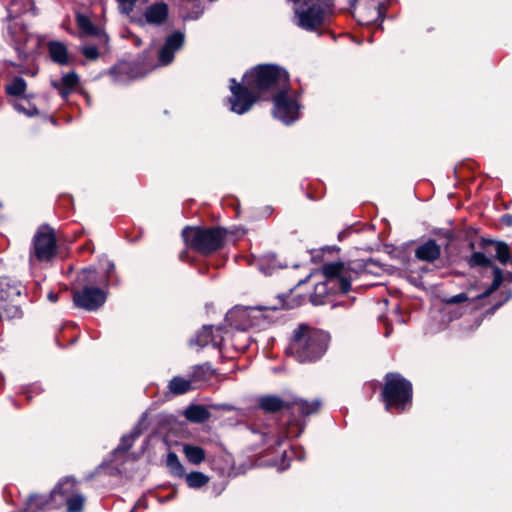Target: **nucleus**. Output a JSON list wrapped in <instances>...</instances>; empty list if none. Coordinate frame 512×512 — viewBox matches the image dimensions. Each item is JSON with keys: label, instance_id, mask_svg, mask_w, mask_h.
Returning a JSON list of instances; mask_svg holds the SVG:
<instances>
[{"label": "nucleus", "instance_id": "1", "mask_svg": "<svg viewBox=\"0 0 512 512\" xmlns=\"http://www.w3.org/2000/svg\"><path fill=\"white\" fill-rule=\"evenodd\" d=\"M243 85L231 79L229 98L230 109L236 114L248 112L254 103L265 93L273 96L284 88H289L288 72L277 65H258L245 73Z\"/></svg>", "mask_w": 512, "mask_h": 512}, {"label": "nucleus", "instance_id": "2", "mask_svg": "<svg viewBox=\"0 0 512 512\" xmlns=\"http://www.w3.org/2000/svg\"><path fill=\"white\" fill-rule=\"evenodd\" d=\"M329 342L327 332L302 325L294 331L290 350L299 362H311L325 354Z\"/></svg>", "mask_w": 512, "mask_h": 512}, {"label": "nucleus", "instance_id": "3", "mask_svg": "<svg viewBox=\"0 0 512 512\" xmlns=\"http://www.w3.org/2000/svg\"><path fill=\"white\" fill-rule=\"evenodd\" d=\"M322 273L325 281L315 285L314 293L310 297L313 305L325 304L326 301L323 296L328 291L347 293L351 288V281L356 276V272L342 262L324 264Z\"/></svg>", "mask_w": 512, "mask_h": 512}, {"label": "nucleus", "instance_id": "4", "mask_svg": "<svg viewBox=\"0 0 512 512\" xmlns=\"http://www.w3.org/2000/svg\"><path fill=\"white\" fill-rule=\"evenodd\" d=\"M226 231L220 227L200 228L187 226L182 230V238L188 248L207 255L211 254L223 245Z\"/></svg>", "mask_w": 512, "mask_h": 512}, {"label": "nucleus", "instance_id": "5", "mask_svg": "<svg viewBox=\"0 0 512 512\" xmlns=\"http://www.w3.org/2000/svg\"><path fill=\"white\" fill-rule=\"evenodd\" d=\"M382 399L387 411L402 412L412 403V384L398 373H388L382 390Z\"/></svg>", "mask_w": 512, "mask_h": 512}, {"label": "nucleus", "instance_id": "6", "mask_svg": "<svg viewBox=\"0 0 512 512\" xmlns=\"http://www.w3.org/2000/svg\"><path fill=\"white\" fill-rule=\"evenodd\" d=\"M267 311V307H235L226 314V322L231 329H264L271 322Z\"/></svg>", "mask_w": 512, "mask_h": 512}, {"label": "nucleus", "instance_id": "7", "mask_svg": "<svg viewBox=\"0 0 512 512\" xmlns=\"http://www.w3.org/2000/svg\"><path fill=\"white\" fill-rule=\"evenodd\" d=\"M57 254V241L54 230L43 225L39 227L33 237L32 248L29 255V264L34 268L37 263H48Z\"/></svg>", "mask_w": 512, "mask_h": 512}, {"label": "nucleus", "instance_id": "8", "mask_svg": "<svg viewBox=\"0 0 512 512\" xmlns=\"http://www.w3.org/2000/svg\"><path fill=\"white\" fill-rule=\"evenodd\" d=\"M258 406L265 412L274 413L284 408L298 412L303 416H309L316 413L320 406V400L316 399L308 402L304 399L294 398L293 400H284L276 395H265L258 398Z\"/></svg>", "mask_w": 512, "mask_h": 512}, {"label": "nucleus", "instance_id": "9", "mask_svg": "<svg viewBox=\"0 0 512 512\" xmlns=\"http://www.w3.org/2000/svg\"><path fill=\"white\" fill-rule=\"evenodd\" d=\"M7 37L14 46L20 60L29 59L40 46L39 38L27 32L21 20H9Z\"/></svg>", "mask_w": 512, "mask_h": 512}, {"label": "nucleus", "instance_id": "10", "mask_svg": "<svg viewBox=\"0 0 512 512\" xmlns=\"http://www.w3.org/2000/svg\"><path fill=\"white\" fill-rule=\"evenodd\" d=\"M273 115L286 125L294 123L299 118L300 104L297 93L289 88L278 91L273 96Z\"/></svg>", "mask_w": 512, "mask_h": 512}, {"label": "nucleus", "instance_id": "11", "mask_svg": "<svg viewBox=\"0 0 512 512\" xmlns=\"http://www.w3.org/2000/svg\"><path fill=\"white\" fill-rule=\"evenodd\" d=\"M106 293L98 287L84 286L73 293V301L79 308L93 311L101 307L106 301Z\"/></svg>", "mask_w": 512, "mask_h": 512}, {"label": "nucleus", "instance_id": "12", "mask_svg": "<svg viewBox=\"0 0 512 512\" xmlns=\"http://www.w3.org/2000/svg\"><path fill=\"white\" fill-rule=\"evenodd\" d=\"M227 344V339L222 334V328L212 325H204L200 331L197 332L194 338L190 340L191 346H198L204 348L208 345H212L214 348H218L223 353L222 345Z\"/></svg>", "mask_w": 512, "mask_h": 512}, {"label": "nucleus", "instance_id": "13", "mask_svg": "<svg viewBox=\"0 0 512 512\" xmlns=\"http://www.w3.org/2000/svg\"><path fill=\"white\" fill-rule=\"evenodd\" d=\"M468 263L471 267L475 266H491L493 268V282L492 284L480 295L477 296V299H483L491 295L493 292H495L503 283L504 281V274L501 268L498 266H495L492 264V261L490 258H488L484 253L482 252H474L469 260Z\"/></svg>", "mask_w": 512, "mask_h": 512}, {"label": "nucleus", "instance_id": "14", "mask_svg": "<svg viewBox=\"0 0 512 512\" xmlns=\"http://www.w3.org/2000/svg\"><path fill=\"white\" fill-rule=\"evenodd\" d=\"M21 291L18 286H11L7 280L0 281V318L16 317L20 310L16 305H10L15 297L20 296Z\"/></svg>", "mask_w": 512, "mask_h": 512}, {"label": "nucleus", "instance_id": "15", "mask_svg": "<svg viewBox=\"0 0 512 512\" xmlns=\"http://www.w3.org/2000/svg\"><path fill=\"white\" fill-rule=\"evenodd\" d=\"M113 81L124 85L145 76L138 63L120 62L110 70Z\"/></svg>", "mask_w": 512, "mask_h": 512}, {"label": "nucleus", "instance_id": "16", "mask_svg": "<svg viewBox=\"0 0 512 512\" xmlns=\"http://www.w3.org/2000/svg\"><path fill=\"white\" fill-rule=\"evenodd\" d=\"M183 43V33L177 31L169 35L159 52V63L163 66L170 64L174 59L175 52L181 49Z\"/></svg>", "mask_w": 512, "mask_h": 512}, {"label": "nucleus", "instance_id": "17", "mask_svg": "<svg viewBox=\"0 0 512 512\" xmlns=\"http://www.w3.org/2000/svg\"><path fill=\"white\" fill-rule=\"evenodd\" d=\"M224 337L227 339V344L222 345V348L226 351L231 347L236 352H244L252 341L248 332L241 329H232L231 332L226 331Z\"/></svg>", "mask_w": 512, "mask_h": 512}, {"label": "nucleus", "instance_id": "18", "mask_svg": "<svg viewBox=\"0 0 512 512\" xmlns=\"http://www.w3.org/2000/svg\"><path fill=\"white\" fill-rule=\"evenodd\" d=\"M76 492L77 488L75 480L71 477H65L60 480L56 487L51 491L50 497L54 498L55 505L59 506Z\"/></svg>", "mask_w": 512, "mask_h": 512}, {"label": "nucleus", "instance_id": "19", "mask_svg": "<svg viewBox=\"0 0 512 512\" xmlns=\"http://www.w3.org/2000/svg\"><path fill=\"white\" fill-rule=\"evenodd\" d=\"M441 255V247L438 243L429 239L415 249V257L420 261L434 262Z\"/></svg>", "mask_w": 512, "mask_h": 512}, {"label": "nucleus", "instance_id": "20", "mask_svg": "<svg viewBox=\"0 0 512 512\" xmlns=\"http://www.w3.org/2000/svg\"><path fill=\"white\" fill-rule=\"evenodd\" d=\"M8 19L19 20L18 18L28 12L36 14V7L33 0H10L7 5Z\"/></svg>", "mask_w": 512, "mask_h": 512}, {"label": "nucleus", "instance_id": "21", "mask_svg": "<svg viewBox=\"0 0 512 512\" xmlns=\"http://www.w3.org/2000/svg\"><path fill=\"white\" fill-rule=\"evenodd\" d=\"M168 15L167 5L164 3H156L146 8L144 12V22L140 20L141 24L149 23L159 25L163 23Z\"/></svg>", "mask_w": 512, "mask_h": 512}, {"label": "nucleus", "instance_id": "22", "mask_svg": "<svg viewBox=\"0 0 512 512\" xmlns=\"http://www.w3.org/2000/svg\"><path fill=\"white\" fill-rule=\"evenodd\" d=\"M302 430H303V427L299 423H297V427H296L295 431L292 430L291 428H285L280 433L275 434L274 432L265 429L263 431H260L259 433L261 435L262 443L268 444V443H270V441H273L274 444L281 445L284 437H286V438L297 437L301 434Z\"/></svg>", "mask_w": 512, "mask_h": 512}, {"label": "nucleus", "instance_id": "23", "mask_svg": "<svg viewBox=\"0 0 512 512\" xmlns=\"http://www.w3.org/2000/svg\"><path fill=\"white\" fill-rule=\"evenodd\" d=\"M79 78L75 72L65 74L60 81H52V86L58 90L62 98H67L78 84Z\"/></svg>", "mask_w": 512, "mask_h": 512}, {"label": "nucleus", "instance_id": "24", "mask_svg": "<svg viewBox=\"0 0 512 512\" xmlns=\"http://www.w3.org/2000/svg\"><path fill=\"white\" fill-rule=\"evenodd\" d=\"M143 419L138 421V423L132 428L129 434L122 436L121 441L117 448L114 450L115 453H126L133 445L134 441L142 434L143 432Z\"/></svg>", "mask_w": 512, "mask_h": 512}, {"label": "nucleus", "instance_id": "25", "mask_svg": "<svg viewBox=\"0 0 512 512\" xmlns=\"http://www.w3.org/2000/svg\"><path fill=\"white\" fill-rule=\"evenodd\" d=\"M488 244L495 246L496 259L503 265L510 263L512 265V257L510 255V248L506 242L494 240H482V247L486 248Z\"/></svg>", "mask_w": 512, "mask_h": 512}, {"label": "nucleus", "instance_id": "26", "mask_svg": "<svg viewBox=\"0 0 512 512\" xmlns=\"http://www.w3.org/2000/svg\"><path fill=\"white\" fill-rule=\"evenodd\" d=\"M48 51L51 59L60 65H66L69 62L67 48L60 41H50Z\"/></svg>", "mask_w": 512, "mask_h": 512}, {"label": "nucleus", "instance_id": "27", "mask_svg": "<svg viewBox=\"0 0 512 512\" xmlns=\"http://www.w3.org/2000/svg\"><path fill=\"white\" fill-rule=\"evenodd\" d=\"M76 22H77V25H78L80 31L84 35L96 36V37H100L101 39L106 40L107 36L105 34H103L101 32V30L92 23V21L90 20V18L88 16L83 15V14H78L76 16Z\"/></svg>", "mask_w": 512, "mask_h": 512}, {"label": "nucleus", "instance_id": "28", "mask_svg": "<svg viewBox=\"0 0 512 512\" xmlns=\"http://www.w3.org/2000/svg\"><path fill=\"white\" fill-rule=\"evenodd\" d=\"M193 381L189 378L181 376L173 377L168 384L169 391L174 395L184 394L192 389Z\"/></svg>", "mask_w": 512, "mask_h": 512}, {"label": "nucleus", "instance_id": "29", "mask_svg": "<svg viewBox=\"0 0 512 512\" xmlns=\"http://www.w3.org/2000/svg\"><path fill=\"white\" fill-rule=\"evenodd\" d=\"M183 453L187 461L193 465H200L206 457V453L203 448L190 444L183 445Z\"/></svg>", "mask_w": 512, "mask_h": 512}, {"label": "nucleus", "instance_id": "30", "mask_svg": "<svg viewBox=\"0 0 512 512\" xmlns=\"http://www.w3.org/2000/svg\"><path fill=\"white\" fill-rule=\"evenodd\" d=\"M185 416L190 421L200 423L206 421L210 413L204 406L192 405L186 409Z\"/></svg>", "mask_w": 512, "mask_h": 512}, {"label": "nucleus", "instance_id": "31", "mask_svg": "<svg viewBox=\"0 0 512 512\" xmlns=\"http://www.w3.org/2000/svg\"><path fill=\"white\" fill-rule=\"evenodd\" d=\"M166 466L170 473L176 477H183L185 475V469L180 462L178 456L174 452H169L166 458Z\"/></svg>", "mask_w": 512, "mask_h": 512}, {"label": "nucleus", "instance_id": "32", "mask_svg": "<svg viewBox=\"0 0 512 512\" xmlns=\"http://www.w3.org/2000/svg\"><path fill=\"white\" fill-rule=\"evenodd\" d=\"M27 88L26 81L22 77H14L5 87L8 95L21 96Z\"/></svg>", "mask_w": 512, "mask_h": 512}, {"label": "nucleus", "instance_id": "33", "mask_svg": "<svg viewBox=\"0 0 512 512\" xmlns=\"http://www.w3.org/2000/svg\"><path fill=\"white\" fill-rule=\"evenodd\" d=\"M186 483L190 488H200L208 483L209 477L202 472L194 471L186 475Z\"/></svg>", "mask_w": 512, "mask_h": 512}, {"label": "nucleus", "instance_id": "34", "mask_svg": "<svg viewBox=\"0 0 512 512\" xmlns=\"http://www.w3.org/2000/svg\"><path fill=\"white\" fill-rule=\"evenodd\" d=\"M213 371L209 364L205 363L202 365H197L193 368V371L191 373L190 378L193 382H199L207 380L211 375Z\"/></svg>", "mask_w": 512, "mask_h": 512}, {"label": "nucleus", "instance_id": "35", "mask_svg": "<svg viewBox=\"0 0 512 512\" xmlns=\"http://www.w3.org/2000/svg\"><path fill=\"white\" fill-rule=\"evenodd\" d=\"M64 503L67 506V512H82L85 503V497L82 494L76 492L70 498H67Z\"/></svg>", "mask_w": 512, "mask_h": 512}, {"label": "nucleus", "instance_id": "36", "mask_svg": "<svg viewBox=\"0 0 512 512\" xmlns=\"http://www.w3.org/2000/svg\"><path fill=\"white\" fill-rule=\"evenodd\" d=\"M13 107L16 111L23 113L29 117L35 116L38 114V110L36 106L32 105L27 100H18L15 101Z\"/></svg>", "mask_w": 512, "mask_h": 512}, {"label": "nucleus", "instance_id": "37", "mask_svg": "<svg viewBox=\"0 0 512 512\" xmlns=\"http://www.w3.org/2000/svg\"><path fill=\"white\" fill-rule=\"evenodd\" d=\"M257 266L264 275H271L278 268L274 257H266L259 260Z\"/></svg>", "mask_w": 512, "mask_h": 512}, {"label": "nucleus", "instance_id": "38", "mask_svg": "<svg viewBox=\"0 0 512 512\" xmlns=\"http://www.w3.org/2000/svg\"><path fill=\"white\" fill-rule=\"evenodd\" d=\"M119 9L123 14L129 15L132 10L136 0H117Z\"/></svg>", "mask_w": 512, "mask_h": 512}, {"label": "nucleus", "instance_id": "39", "mask_svg": "<svg viewBox=\"0 0 512 512\" xmlns=\"http://www.w3.org/2000/svg\"><path fill=\"white\" fill-rule=\"evenodd\" d=\"M83 55L90 60H95L98 58V49L95 46H85L82 49Z\"/></svg>", "mask_w": 512, "mask_h": 512}, {"label": "nucleus", "instance_id": "40", "mask_svg": "<svg viewBox=\"0 0 512 512\" xmlns=\"http://www.w3.org/2000/svg\"><path fill=\"white\" fill-rule=\"evenodd\" d=\"M468 299V296L466 293H459L457 295H454L452 297H450L449 299H447V303H451V304H454V303H461V302H464Z\"/></svg>", "mask_w": 512, "mask_h": 512}, {"label": "nucleus", "instance_id": "41", "mask_svg": "<svg viewBox=\"0 0 512 512\" xmlns=\"http://www.w3.org/2000/svg\"><path fill=\"white\" fill-rule=\"evenodd\" d=\"M95 270L92 268H86L83 270V275H87L86 280L89 282L93 281L92 275H94Z\"/></svg>", "mask_w": 512, "mask_h": 512}, {"label": "nucleus", "instance_id": "42", "mask_svg": "<svg viewBox=\"0 0 512 512\" xmlns=\"http://www.w3.org/2000/svg\"><path fill=\"white\" fill-rule=\"evenodd\" d=\"M115 266L114 263L108 262L107 263V271H106V278L108 279L111 275V273L114 271Z\"/></svg>", "mask_w": 512, "mask_h": 512}, {"label": "nucleus", "instance_id": "43", "mask_svg": "<svg viewBox=\"0 0 512 512\" xmlns=\"http://www.w3.org/2000/svg\"><path fill=\"white\" fill-rule=\"evenodd\" d=\"M140 506H142V507H144V508H146V507H147V504H146L145 500L140 499V500L135 504V506L133 507V509H132L130 512H134V511H135V509H136V508H138V507H140Z\"/></svg>", "mask_w": 512, "mask_h": 512}, {"label": "nucleus", "instance_id": "44", "mask_svg": "<svg viewBox=\"0 0 512 512\" xmlns=\"http://www.w3.org/2000/svg\"><path fill=\"white\" fill-rule=\"evenodd\" d=\"M292 452H293V454H295V456L298 458V460L304 459V455L300 449L297 450L296 448H293Z\"/></svg>", "mask_w": 512, "mask_h": 512}, {"label": "nucleus", "instance_id": "45", "mask_svg": "<svg viewBox=\"0 0 512 512\" xmlns=\"http://www.w3.org/2000/svg\"><path fill=\"white\" fill-rule=\"evenodd\" d=\"M47 297H48L49 301H51L53 303L58 300V294H56L54 292H49Z\"/></svg>", "mask_w": 512, "mask_h": 512}, {"label": "nucleus", "instance_id": "46", "mask_svg": "<svg viewBox=\"0 0 512 512\" xmlns=\"http://www.w3.org/2000/svg\"><path fill=\"white\" fill-rule=\"evenodd\" d=\"M202 11L199 10L196 12L195 15H186L184 19H197L201 15Z\"/></svg>", "mask_w": 512, "mask_h": 512}, {"label": "nucleus", "instance_id": "47", "mask_svg": "<svg viewBox=\"0 0 512 512\" xmlns=\"http://www.w3.org/2000/svg\"><path fill=\"white\" fill-rule=\"evenodd\" d=\"M511 297H512V292H510V291L507 292L504 301L502 303H499L498 305H496V308L501 306L504 302L508 301Z\"/></svg>", "mask_w": 512, "mask_h": 512}, {"label": "nucleus", "instance_id": "48", "mask_svg": "<svg viewBox=\"0 0 512 512\" xmlns=\"http://www.w3.org/2000/svg\"><path fill=\"white\" fill-rule=\"evenodd\" d=\"M221 408H222L223 410H226V411H232V410H234V407H233L232 405H229V404H223V405H221Z\"/></svg>", "mask_w": 512, "mask_h": 512}, {"label": "nucleus", "instance_id": "49", "mask_svg": "<svg viewBox=\"0 0 512 512\" xmlns=\"http://www.w3.org/2000/svg\"><path fill=\"white\" fill-rule=\"evenodd\" d=\"M504 219H505V220H507V223H508V224H510V225L512 224V216H510V215H505V216H504Z\"/></svg>", "mask_w": 512, "mask_h": 512}, {"label": "nucleus", "instance_id": "50", "mask_svg": "<svg viewBox=\"0 0 512 512\" xmlns=\"http://www.w3.org/2000/svg\"><path fill=\"white\" fill-rule=\"evenodd\" d=\"M505 278L508 281H512V273L511 272H507L506 275H505Z\"/></svg>", "mask_w": 512, "mask_h": 512}, {"label": "nucleus", "instance_id": "51", "mask_svg": "<svg viewBox=\"0 0 512 512\" xmlns=\"http://www.w3.org/2000/svg\"><path fill=\"white\" fill-rule=\"evenodd\" d=\"M184 254H185V253H181V254H180V258H181L182 260H184Z\"/></svg>", "mask_w": 512, "mask_h": 512}]
</instances>
